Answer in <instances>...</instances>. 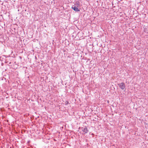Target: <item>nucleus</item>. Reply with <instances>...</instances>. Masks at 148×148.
<instances>
[{"label":"nucleus","mask_w":148,"mask_h":148,"mask_svg":"<svg viewBox=\"0 0 148 148\" xmlns=\"http://www.w3.org/2000/svg\"><path fill=\"white\" fill-rule=\"evenodd\" d=\"M120 88L121 89L123 90L125 89V90L126 88H125V83L123 82H122L121 83L118 84Z\"/></svg>","instance_id":"nucleus-1"},{"label":"nucleus","mask_w":148,"mask_h":148,"mask_svg":"<svg viewBox=\"0 0 148 148\" xmlns=\"http://www.w3.org/2000/svg\"><path fill=\"white\" fill-rule=\"evenodd\" d=\"M81 130L84 132V134L87 133L88 132V130L86 127H82L81 128Z\"/></svg>","instance_id":"nucleus-2"},{"label":"nucleus","mask_w":148,"mask_h":148,"mask_svg":"<svg viewBox=\"0 0 148 148\" xmlns=\"http://www.w3.org/2000/svg\"><path fill=\"white\" fill-rule=\"evenodd\" d=\"M71 8L75 12H79L80 11V10L78 9L77 7H76L74 5H73Z\"/></svg>","instance_id":"nucleus-3"},{"label":"nucleus","mask_w":148,"mask_h":148,"mask_svg":"<svg viewBox=\"0 0 148 148\" xmlns=\"http://www.w3.org/2000/svg\"><path fill=\"white\" fill-rule=\"evenodd\" d=\"M69 103V102L67 101H66L65 102V104L66 105H67Z\"/></svg>","instance_id":"nucleus-4"}]
</instances>
